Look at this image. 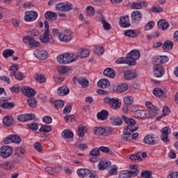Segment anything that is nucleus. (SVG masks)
I'll return each instance as SVG.
<instances>
[{
  "instance_id": "51",
  "label": "nucleus",
  "mask_w": 178,
  "mask_h": 178,
  "mask_svg": "<svg viewBox=\"0 0 178 178\" xmlns=\"http://www.w3.org/2000/svg\"><path fill=\"white\" fill-rule=\"evenodd\" d=\"M14 153L23 156V155L26 154V149L22 146H19L15 149Z\"/></svg>"
},
{
  "instance_id": "33",
  "label": "nucleus",
  "mask_w": 178,
  "mask_h": 178,
  "mask_svg": "<svg viewBox=\"0 0 178 178\" xmlns=\"http://www.w3.org/2000/svg\"><path fill=\"white\" fill-rule=\"evenodd\" d=\"M148 111V118H150L151 119H154V118L156 117V115H158V107L154 106L152 107L151 108H149Z\"/></svg>"
},
{
  "instance_id": "23",
  "label": "nucleus",
  "mask_w": 178,
  "mask_h": 178,
  "mask_svg": "<svg viewBox=\"0 0 178 178\" xmlns=\"http://www.w3.org/2000/svg\"><path fill=\"white\" fill-rule=\"evenodd\" d=\"M103 74L107 77H110L111 79H115L116 72H115V70L113 68L107 67L104 70Z\"/></svg>"
},
{
  "instance_id": "63",
  "label": "nucleus",
  "mask_w": 178,
  "mask_h": 178,
  "mask_svg": "<svg viewBox=\"0 0 178 178\" xmlns=\"http://www.w3.org/2000/svg\"><path fill=\"white\" fill-rule=\"evenodd\" d=\"M141 177L152 178V172L151 171L145 170L143 172H141Z\"/></svg>"
},
{
  "instance_id": "36",
  "label": "nucleus",
  "mask_w": 178,
  "mask_h": 178,
  "mask_svg": "<svg viewBox=\"0 0 178 178\" xmlns=\"http://www.w3.org/2000/svg\"><path fill=\"white\" fill-rule=\"evenodd\" d=\"M136 116L138 119H145V118H148V111L145 110H139L136 113Z\"/></svg>"
},
{
  "instance_id": "32",
  "label": "nucleus",
  "mask_w": 178,
  "mask_h": 178,
  "mask_svg": "<svg viewBox=\"0 0 178 178\" xmlns=\"http://www.w3.org/2000/svg\"><path fill=\"white\" fill-rule=\"evenodd\" d=\"M137 77V74L136 72H133V71H126L124 73V79L126 80H133V79H136Z\"/></svg>"
},
{
  "instance_id": "45",
  "label": "nucleus",
  "mask_w": 178,
  "mask_h": 178,
  "mask_svg": "<svg viewBox=\"0 0 178 178\" xmlns=\"http://www.w3.org/2000/svg\"><path fill=\"white\" fill-rule=\"evenodd\" d=\"M86 16L88 17H92L95 15V8L91 6L86 8Z\"/></svg>"
},
{
  "instance_id": "56",
  "label": "nucleus",
  "mask_w": 178,
  "mask_h": 178,
  "mask_svg": "<svg viewBox=\"0 0 178 178\" xmlns=\"http://www.w3.org/2000/svg\"><path fill=\"white\" fill-rule=\"evenodd\" d=\"M99 151L98 147H95L90 152L89 155L93 157L99 156Z\"/></svg>"
},
{
  "instance_id": "39",
  "label": "nucleus",
  "mask_w": 178,
  "mask_h": 178,
  "mask_svg": "<svg viewBox=\"0 0 178 178\" xmlns=\"http://www.w3.org/2000/svg\"><path fill=\"white\" fill-rule=\"evenodd\" d=\"M115 63H117V65L125 64L130 65V61L129 60L127 56L126 57H121L118 58L115 60Z\"/></svg>"
},
{
  "instance_id": "4",
  "label": "nucleus",
  "mask_w": 178,
  "mask_h": 178,
  "mask_svg": "<svg viewBox=\"0 0 178 178\" xmlns=\"http://www.w3.org/2000/svg\"><path fill=\"white\" fill-rule=\"evenodd\" d=\"M128 60L129 61V66H135L137 63L136 60L140 59V51L135 49L131 51L127 55Z\"/></svg>"
},
{
  "instance_id": "35",
  "label": "nucleus",
  "mask_w": 178,
  "mask_h": 178,
  "mask_svg": "<svg viewBox=\"0 0 178 178\" xmlns=\"http://www.w3.org/2000/svg\"><path fill=\"white\" fill-rule=\"evenodd\" d=\"M173 49V42L170 40H167L163 44V49L164 52H168V51H172Z\"/></svg>"
},
{
  "instance_id": "62",
  "label": "nucleus",
  "mask_w": 178,
  "mask_h": 178,
  "mask_svg": "<svg viewBox=\"0 0 178 178\" xmlns=\"http://www.w3.org/2000/svg\"><path fill=\"white\" fill-rule=\"evenodd\" d=\"M120 178H130L129 170H122L120 172Z\"/></svg>"
},
{
  "instance_id": "50",
  "label": "nucleus",
  "mask_w": 178,
  "mask_h": 178,
  "mask_svg": "<svg viewBox=\"0 0 178 178\" xmlns=\"http://www.w3.org/2000/svg\"><path fill=\"white\" fill-rule=\"evenodd\" d=\"M134 102V99H133V97L131 96H127L124 97V105H127L128 106H130Z\"/></svg>"
},
{
  "instance_id": "16",
  "label": "nucleus",
  "mask_w": 178,
  "mask_h": 178,
  "mask_svg": "<svg viewBox=\"0 0 178 178\" xmlns=\"http://www.w3.org/2000/svg\"><path fill=\"white\" fill-rule=\"evenodd\" d=\"M133 133H134V131L124 129L123 134L121 136V140L126 143H130V141H131V134H133Z\"/></svg>"
},
{
  "instance_id": "61",
  "label": "nucleus",
  "mask_w": 178,
  "mask_h": 178,
  "mask_svg": "<svg viewBox=\"0 0 178 178\" xmlns=\"http://www.w3.org/2000/svg\"><path fill=\"white\" fill-rule=\"evenodd\" d=\"M29 129L32 130V131H37L38 130V123L32 122L27 124Z\"/></svg>"
},
{
  "instance_id": "6",
  "label": "nucleus",
  "mask_w": 178,
  "mask_h": 178,
  "mask_svg": "<svg viewBox=\"0 0 178 178\" xmlns=\"http://www.w3.org/2000/svg\"><path fill=\"white\" fill-rule=\"evenodd\" d=\"M143 143L147 145H156L159 143V136L156 134H148L145 136Z\"/></svg>"
},
{
  "instance_id": "55",
  "label": "nucleus",
  "mask_w": 178,
  "mask_h": 178,
  "mask_svg": "<svg viewBox=\"0 0 178 178\" xmlns=\"http://www.w3.org/2000/svg\"><path fill=\"white\" fill-rule=\"evenodd\" d=\"M93 51L96 55H104V52H105L104 47H95Z\"/></svg>"
},
{
  "instance_id": "25",
  "label": "nucleus",
  "mask_w": 178,
  "mask_h": 178,
  "mask_svg": "<svg viewBox=\"0 0 178 178\" xmlns=\"http://www.w3.org/2000/svg\"><path fill=\"white\" fill-rule=\"evenodd\" d=\"M44 18L47 20H50V22H52L58 19V15L56 14V13H54L52 11H47L44 13Z\"/></svg>"
},
{
  "instance_id": "2",
  "label": "nucleus",
  "mask_w": 178,
  "mask_h": 178,
  "mask_svg": "<svg viewBox=\"0 0 178 178\" xmlns=\"http://www.w3.org/2000/svg\"><path fill=\"white\" fill-rule=\"evenodd\" d=\"M122 119L127 124L124 129L126 130H131V131H137V130H138V124L136 123L134 119L129 118L124 115H122Z\"/></svg>"
},
{
  "instance_id": "24",
  "label": "nucleus",
  "mask_w": 178,
  "mask_h": 178,
  "mask_svg": "<svg viewBox=\"0 0 178 178\" xmlns=\"http://www.w3.org/2000/svg\"><path fill=\"white\" fill-rule=\"evenodd\" d=\"M111 161L102 160L98 164V169L99 170H105V169H108L111 166Z\"/></svg>"
},
{
  "instance_id": "28",
  "label": "nucleus",
  "mask_w": 178,
  "mask_h": 178,
  "mask_svg": "<svg viewBox=\"0 0 178 178\" xmlns=\"http://www.w3.org/2000/svg\"><path fill=\"white\" fill-rule=\"evenodd\" d=\"M3 123L5 126H13L15 124V119L13 117L6 115L3 119Z\"/></svg>"
},
{
  "instance_id": "22",
  "label": "nucleus",
  "mask_w": 178,
  "mask_h": 178,
  "mask_svg": "<svg viewBox=\"0 0 178 178\" xmlns=\"http://www.w3.org/2000/svg\"><path fill=\"white\" fill-rule=\"evenodd\" d=\"M131 17L132 22H140L141 19H143V14L141 13V11L135 10L131 13Z\"/></svg>"
},
{
  "instance_id": "20",
  "label": "nucleus",
  "mask_w": 178,
  "mask_h": 178,
  "mask_svg": "<svg viewBox=\"0 0 178 178\" xmlns=\"http://www.w3.org/2000/svg\"><path fill=\"white\" fill-rule=\"evenodd\" d=\"M168 60L169 57L168 56H157L153 58V62L155 65H162V63H166Z\"/></svg>"
},
{
  "instance_id": "48",
  "label": "nucleus",
  "mask_w": 178,
  "mask_h": 178,
  "mask_svg": "<svg viewBox=\"0 0 178 178\" xmlns=\"http://www.w3.org/2000/svg\"><path fill=\"white\" fill-rule=\"evenodd\" d=\"M39 131H40V133H49V131H52V127L47 124L42 125Z\"/></svg>"
},
{
  "instance_id": "8",
  "label": "nucleus",
  "mask_w": 178,
  "mask_h": 178,
  "mask_svg": "<svg viewBox=\"0 0 178 178\" xmlns=\"http://www.w3.org/2000/svg\"><path fill=\"white\" fill-rule=\"evenodd\" d=\"M56 9L58 12H70L73 9V5L70 3H59L56 4Z\"/></svg>"
},
{
  "instance_id": "17",
  "label": "nucleus",
  "mask_w": 178,
  "mask_h": 178,
  "mask_svg": "<svg viewBox=\"0 0 178 178\" xmlns=\"http://www.w3.org/2000/svg\"><path fill=\"white\" fill-rule=\"evenodd\" d=\"M72 80L75 83H79V84H80V86H81L83 88H87V87H88V84H90V81L83 77L78 78L77 76H74Z\"/></svg>"
},
{
  "instance_id": "42",
  "label": "nucleus",
  "mask_w": 178,
  "mask_h": 178,
  "mask_svg": "<svg viewBox=\"0 0 178 178\" xmlns=\"http://www.w3.org/2000/svg\"><path fill=\"white\" fill-rule=\"evenodd\" d=\"M76 133L79 137H84L86 133H87V127L84 126H79Z\"/></svg>"
},
{
  "instance_id": "53",
  "label": "nucleus",
  "mask_w": 178,
  "mask_h": 178,
  "mask_svg": "<svg viewBox=\"0 0 178 178\" xmlns=\"http://www.w3.org/2000/svg\"><path fill=\"white\" fill-rule=\"evenodd\" d=\"M27 102L31 108H35V106H37V99L34 97H29Z\"/></svg>"
},
{
  "instance_id": "18",
  "label": "nucleus",
  "mask_w": 178,
  "mask_h": 178,
  "mask_svg": "<svg viewBox=\"0 0 178 178\" xmlns=\"http://www.w3.org/2000/svg\"><path fill=\"white\" fill-rule=\"evenodd\" d=\"M154 76L156 77H162L165 74V70L162 65H155L153 67Z\"/></svg>"
},
{
  "instance_id": "10",
  "label": "nucleus",
  "mask_w": 178,
  "mask_h": 178,
  "mask_svg": "<svg viewBox=\"0 0 178 178\" xmlns=\"http://www.w3.org/2000/svg\"><path fill=\"white\" fill-rule=\"evenodd\" d=\"M72 38L73 37L72 36V31L70 30H65L63 32H60L59 35V40L61 42H69L72 41Z\"/></svg>"
},
{
  "instance_id": "46",
  "label": "nucleus",
  "mask_w": 178,
  "mask_h": 178,
  "mask_svg": "<svg viewBox=\"0 0 178 178\" xmlns=\"http://www.w3.org/2000/svg\"><path fill=\"white\" fill-rule=\"evenodd\" d=\"M14 54H15L14 50H12L10 49H7L3 51L2 55L3 58H5L6 59H8V58H9L10 56H13Z\"/></svg>"
},
{
  "instance_id": "11",
  "label": "nucleus",
  "mask_w": 178,
  "mask_h": 178,
  "mask_svg": "<svg viewBox=\"0 0 178 178\" xmlns=\"http://www.w3.org/2000/svg\"><path fill=\"white\" fill-rule=\"evenodd\" d=\"M161 138L162 141H163V143H169L170 139L168 137L169 134L172 133V129H170L169 127H165L161 129Z\"/></svg>"
},
{
  "instance_id": "7",
  "label": "nucleus",
  "mask_w": 178,
  "mask_h": 178,
  "mask_svg": "<svg viewBox=\"0 0 178 178\" xmlns=\"http://www.w3.org/2000/svg\"><path fill=\"white\" fill-rule=\"evenodd\" d=\"M77 175L81 178H98L97 175L91 173V171L88 169L81 168L77 170Z\"/></svg>"
},
{
  "instance_id": "57",
  "label": "nucleus",
  "mask_w": 178,
  "mask_h": 178,
  "mask_svg": "<svg viewBox=\"0 0 178 178\" xmlns=\"http://www.w3.org/2000/svg\"><path fill=\"white\" fill-rule=\"evenodd\" d=\"M11 140L12 142L14 143L15 144H20L22 143V138L17 135H11Z\"/></svg>"
},
{
  "instance_id": "52",
  "label": "nucleus",
  "mask_w": 178,
  "mask_h": 178,
  "mask_svg": "<svg viewBox=\"0 0 178 178\" xmlns=\"http://www.w3.org/2000/svg\"><path fill=\"white\" fill-rule=\"evenodd\" d=\"M34 79H35V80H36V81H39L40 83V84H42L43 83H45V81H46L45 76H44L43 74H35Z\"/></svg>"
},
{
  "instance_id": "31",
  "label": "nucleus",
  "mask_w": 178,
  "mask_h": 178,
  "mask_svg": "<svg viewBox=\"0 0 178 178\" xmlns=\"http://www.w3.org/2000/svg\"><path fill=\"white\" fill-rule=\"evenodd\" d=\"M157 26L159 29H161L162 30L165 31L169 29L170 24L168 22H166V19H160L158 22Z\"/></svg>"
},
{
  "instance_id": "15",
  "label": "nucleus",
  "mask_w": 178,
  "mask_h": 178,
  "mask_svg": "<svg viewBox=\"0 0 178 178\" xmlns=\"http://www.w3.org/2000/svg\"><path fill=\"white\" fill-rule=\"evenodd\" d=\"M88 56H90V51L86 49H78L75 54L76 60L79 59V58L83 59L84 58H88Z\"/></svg>"
},
{
  "instance_id": "54",
  "label": "nucleus",
  "mask_w": 178,
  "mask_h": 178,
  "mask_svg": "<svg viewBox=\"0 0 178 178\" xmlns=\"http://www.w3.org/2000/svg\"><path fill=\"white\" fill-rule=\"evenodd\" d=\"M124 35L126 37H131V38H134L135 37H137V33L134 30H127L124 31Z\"/></svg>"
},
{
  "instance_id": "9",
  "label": "nucleus",
  "mask_w": 178,
  "mask_h": 178,
  "mask_svg": "<svg viewBox=\"0 0 178 178\" xmlns=\"http://www.w3.org/2000/svg\"><path fill=\"white\" fill-rule=\"evenodd\" d=\"M12 154H13V149L10 146L3 145L0 148V156L2 158H9Z\"/></svg>"
},
{
  "instance_id": "44",
  "label": "nucleus",
  "mask_w": 178,
  "mask_h": 178,
  "mask_svg": "<svg viewBox=\"0 0 178 178\" xmlns=\"http://www.w3.org/2000/svg\"><path fill=\"white\" fill-rule=\"evenodd\" d=\"M30 48H31L32 49H33V48H37L38 47H40V42H38V41H35V39H34V38L31 37L29 38V44Z\"/></svg>"
},
{
  "instance_id": "29",
  "label": "nucleus",
  "mask_w": 178,
  "mask_h": 178,
  "mask_svg": "<svg viewBox=\"0 0 178 178\" xmlns=\"http://www.w3.org/2000/svg\"><path fill=\"white\" fill-rule=\"evenodd\" d=\"M110 122L113 126H122L123 124V119L120 117H113L110 119Z\"/></svg>"
},
{
  "instance_id": "3",
  "label": "nucleus",
  "mask_w": 178,
  "mask_h": 178,
  "mask_svg": "<svg viewBox=\"0 0 178 178\" xmlns=\"http://www.w3.org/2000/svg\"><path fill=\"white\" fill-rule=\"evenodd\" d=\"M44 31L40 36V40L42 44H49L51 42V38H49V23L48 21L44 22Z\"/></svg>"
},
{
  "instance_id": "26",
  "label": "nucleus",
  "mask_w": 178,
  "mask_h": 178,
  "mask_svg": "<svg viewBox=\"0 0 178 178\" xmlns=\"http://www.w3.org/2000/svg\"><path fill=\"white\" fill-rule=\"evenodd\" d=\"M153 94L155 97H161V98H167L166 92L161 88H156L153 90Z\"/></svg>"
},
{
  "instance_id": "12",
  "label": "nucleus",
  "mask_w": 178,
  "mask_h": 178,
  "mask_svg": "<svg viewBox=\"0 0 178 178\" xmlns=\"http://www.w3.org/2000/svg\"><path fill=\"white\" fill-rule=\"evenodd\" d=\"M38 17V13L35 11H26L25 13V22H34Z\"/></svg>"
},
{
  "instance_id": "21",
  "label": "nucleus",
  "mask_w": 178,
  "mask_h": 178,
  "mask_svg": "<svg viewBox=\"0 0 178 178\" xmlns=\"http://www.w3.org/2000/svg\"><path fill=\"white\" fill-rule=\"evenodd\" d=\"M120 26L123 29H127L130 27V20L129 19V15L122 16L120 17Z\"/></svg>"
},
{
  "instance_id": "30",
  "label": "nucleus",
  "mask_w": 178,
  "mask_h": 178,
  "mask_svg": "<svg viewBox=\"0 0 178 178\" xmlns=\"http://www.w3.org/2000/svg\"><path fill=\"white\" fill-rule=\"evenodd\" d=\"M57 92L60 97H63L65 95H67V94L70 92V90L67 86H61L58 88Z\"/></svg>"
},
{
  "instance_id": "47",
  "label": "nucleus",
  "mask_w": 178,
  "mask_h": 178,
  "mask_svg": "<svg viewBox=\"0 0 178 178\" xmlns=\"http://www.w3.org/2000/svg\"><path fill=\"white\" fill-rule=\"evenodd\" d=\"M1 108H3V109H13L15 108V104L13 102H6V103H2L0 105Z\"/></svg>"
},
{
  "instance_id": "40",
  "label": "nucleus",
  "mask_w": 178,
  "mask_h": 178,
  "mask_svg": "<svg viewBox=\"0 0 178 178\" xmlns=\"http://www.w3.org/2000/svg\"><path fill=\"white\" fill-rule=\"evenodd\" d=\"M129 90V86L127 83H121L116 87L115 91L117 92H124Z\"/></svg>"
},
{
  "instance_id": "1",
  "label": "nucleus",
  "mask_w": 178,
  "mask_h": 178,
  "mask_svg": "<svg viewBox=\"0 0 178 178\" xmlns=\"http://www.w3.org/2000/svg\"><path fill=\"white\" fill-rule=\"evenodd\" d=\"M57 60L61 65H67L68 63L76 62L77 60V58H76V52L60 54L57 56Z\"/></svg>"
},
{
  "instance_id": "60",
  "label": "nucleus",
  "mask_w": 178,
  "mask_h": 178,
  "mask_svg": "<svg viewBox=\"0 0 178 178\" xmlns=\"http://www.w3.org/2000/svg\"><path fill=\"white\" fill-rule=\"evenodd\" d=\"M154 27H155V22L154 21H149L145 26L144 29L146 31H148V30H151L152 29H154Z\"/></svg>"
},
{
  "instance_id": "59",
  "label": "nucleus",
  "mask_w": 178,
  "mask_h": 178,
  "mask_svg": "<svg viewBox=\"0 0 178 178\" xmlns=\"http://www.w3.org/2000/svg\"><path fill=\"white\" fill-rule=\"evenodd\" d=\"M99 150L104 154H109L110 155H113V152L109 149V147L102 146L99 147Z\"/></svg>"
},
{
  "instance_id": "38",
  "label": "nucleus",
  "mask_w": 178,
  "mask_h": 178,
  "mask_svg": "<svg viewBox=\"0 0 178 178\" xmlns=\"http://www.w3.org/2000/svg\"><path fill=\"white\" fill-rule=\"evenodd\" d=\"M61 136L63 138H73L74 134L69 129H65L62 132Z\"/></svg>"
},
{
  "instance_id": "14",
  "label": "nucleus",
  "mask_w": 178,
  "mask_h": 178,
  "mask_svg": "<svg viewBox=\"0 0 178 178\" xmlns=\"http://www.w3.org/2000/svg\"><path fill=\"white\" fill-rule=\"evenodd\" d=\"M97 13L99 15V21L102 22L104 30H111L112 26H111V24H109V22L105 19V17H104V15H102V12L98 11Z\"/></svg>"
},
{
  "instance_id": "5",
  "label": "nucleus",
  "mask_w": 178,
  "mask_h": 178,
  "mask_svg": "<svg viewBox=\"0 0 178 178\" xmlns=\"http://www.w3.org/2000/svg\"><path fill=\"white\" fill-rule=\"evenodd\" d=\"M104 104H108L113 109H119L122 103L119 102L118 98H111L110 97H104L103 99Z\"/></svg>"
},
{
  "instance_id": "64",
  "label": "nucleus",
  "mask_w": 178,
  "mask_h": 178,
  "mask_svg": "<svg viewBox=\"0 0 178 178\" xmlns=\"http://www.w3.org/2000/svg\"><path fill=\"white\" fill-rule=\"evenodd\" d=\"M131 9H141L143 8V3H141V2L140 3L133 2L131 4Z\"/></svg>"
},
{
  "instance_id": "58",
  "label": "nucleus",
  "mask_w": 178,
  "mask_h": 178,
  "mask_svg": "<svg viewBox=\"0 0 178 178\" xmlns=\"http://www.w3.org/2000/svg\"><path fill=\"white\" fill-rule=\"evenodd\" d=\"M3 169H4L5 170H10V169H13V168H15V165L9 163V162H6L4 163L1 165Z\"/></svg>"
},
{
  "instance_id": "13",
  "label": "nucleus",
  "mask_w": 178,
  "mask_h": 178,
  "mask_svg": "<svg viewBox=\"0 0 178 178\" xmlns=\"http://www.w3.org/2000/svg\"><path fill=\"white\" fill-rule=\"evenodd\" d=\"M21 91L24 95L26 97H29V98H31L37 94L35 90L30 88V87H22L21 88Z\"/></svg>"
},
{
  "instance_id": "34",
  "label": "nucleus",
  "mask_w": 178,
  "mask_h": 178,
  "mask_svg": "<svg viewBox=\"0 0 178 178\" xmlns=\"http://www.w3.org/2000/svg\"><path fill=\"white\" fill-rule=\"evenodd\" d=\"M93 133L95 136H103L106 133V129L104 127H96L93 128Z\"/></svg>"
},
{
  "instance_id": "43",
  "label": "nucleus",
  "mask_w": 178,
  "mask_h": 178,
  "mask_svg": "<svg viewBox=\"0 0 178 178\" xmlns=\"http://www.w3.org/2000/svg\"><path fill=\"white\" fill-rule=\"evenodd\" d=\"M12 161L14 163H20L23 161V156L14 153L12 156Z\"/></svg>"
},
{
  "instance_id": "37",
  "label": "nucleus",
  "mask_w": 178,
  "mask_h": 178,
  "mask_svg": "<svg viewBox=\"0 0 178 178\" xmlns=\"http://www.w3.org/2000/svg\"><path fill=\"white\" fill-rule=\"evenodd\" d=\"M108 116H109V112L106 110H102L97 113V118L100 120H106V119H108Z\"/></svg>"
},
{
  "instance_id": "41",
  "label": "nucleus",
  "mask_w": 178,
  "mask_h": 178,
  "mask_svg": "<svg viewBox=\"0 0 178 178\" xmlns=\"http://www.w3.org/2000/svg\"><path fill=\"white\" fill-rule=\"evenodd\" d=\"M10 77H15L17 70H19V65L16 64L10 67Z\"/></svg>"
},
{
  "instance_id": "19",
  "label": "nucleus",
  "mask_w": 178,
  "mask_h": 178,
  "mask_svg": "<svg viewBox=\"0 0 178 178\" xmlns=\"http://www.w3.org/2000/svg\"><path fill=\"white\" fill-rule=\"evenodd\" d=\"M33 54L35 58L40 60H45L48 58V52L45 50L36 49Z\"/></svg>"
},
{
  "instance_id": "49",
  "label": "nucleus",
  "mask_w": 178,
  "mask_h": 178,
  "mask_svg": "<svg viewBox=\"0 0 178 178\" xmlns=\"http://www.w3.org/2000/svg\"><path fill=\"white\" fill-rule=\"evenodd\" d=\"M54 105L56 109H61L65 106V102L63 100H56L54 102Z\"/></svg>"
},
{
  "instance_id": "27",
  "label": "nucleus",
  "mask_w": 178,
  "mask_h": 178,
  "mask_svg": "<svg viewBox=\"0 0 178 178\" xmlns=\"http://www.w3.org/2000/svg\"><path fill=\"white\" fill-rule=\"evenodd\" d=\"M111 86V82L106 79H102L97 82V87L99 88H108Z\"/></svg>"
}]
</instances>
